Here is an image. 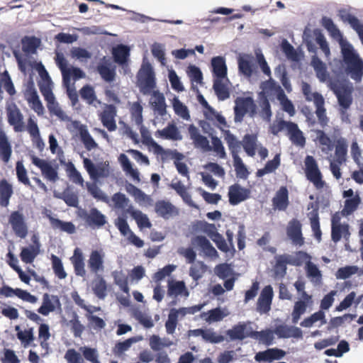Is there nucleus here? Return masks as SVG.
Segmentation results:
<instances>
[{"mask_svg": "<svg viewBox=\"0 0 363 363\" xmlns=\"http://www.w3.org/2000/svg\"><path fill=\"white\" fill-rule=\"evenodd\" d=\"M339 43L345 73L356 82H360L363 77L362 59L347 40H341Z\"/></svg>", "mask_w": 363, "mask_h": 363, "instance_id": "1", "label": "nucleus"}, {"mask_svg": "<svg viewBox=\"0 0 363 363\" xmlns=\"http://www.w3.org/2000/svg\"><path fill=\"white\" fill-rule=\"evenodd\" d=\"M302 93L307 101H313L315 106V114L320 125L324 128L328 125L329 118L326 115V108H325V99L318 92H312L311 85L305 82L301 84Z\"/></svg>", "mask_w": 363, "mask_h": 363, "instance_id": "2", "label": "nucleus"}, {"mask_svg": "<svg viewBox=\"0 0 363 363\" xmlns=\"http://www.w3.org/2000/svg\"><path fill=\"white\" fill-rule=\"evenodd\" d=\"M271 133L277 135L281 131L286 130V135L291 143L300 147H304L306 145V138L303 132L299 129L298 125L291 121L280 120L274 123L271 127Z\"/></svg>", "mask_w": 363, "mask_h": 363, "instance_id": "3", "label": "nucleus"}, {"mask_svg": "<svg viewBox=\"0 0 363 363\" xmlns=\"http://www.w3.org/2000/svg\"><path fill=\"white\" fill-rule=\"evenodd\" d=\"M304 173L307 180L311 182L316 189H323L326 186V183L323 180L317 161L313 156L307 155L304 160Z\"/></svg>", "mask_w": 363, "mask_h": 363, "instance_id": "4", "label": "nucleus"}, {"mask_svg": "<svg viewBox=\"0 0 363 363\" xmlns=\"http://www.w3.org/2000/svg\"><path fill=\"white\" fill-rule=\"evenodd\" d=\"M329 86L336 96L340 106L344 110L348 109L352 103V86L335 81L331 82Z\"/></svg>", "mask_w": 363, "mask_h": 363, "instance_id": "5", "label": "nucleus"}, {"mask_svg": "<svg viewBox=\"0 0 363 363\" xmlns=\"http://www.w3.org/2000/svg\"><path fill=\"white\" fill-rule=\"evenodd\" d=\"M234 113L235 121L241 122L245 116L249 113L250 116H254L257 113V106L250 96L238 97L235 101Z\"/></svg>", "mask_w": 363, "mask_h": 363, "instance_id": "6", "label": "nucleus"}, {"mask_svg": "<svg viewBox=\"0 0 363 363\" xmlns=\"http://www.w3.org/2000/svg\"><path fill=\"white\" fill-rule=\"evenodd\" d=\"M9 223L16 236L23 239L28 233V228L23 214L19 211H12L9 217Z\"/></svg>", "mask_w": 363, "mask_h": 363, "instance_id": "7", "label": "nucleus"}, {"mask_svg": "<svg viewBox=\"0 0 363 363\" xmlns=\"http://www.w3.org/2000/svg\"><path fill=\"white\" fill-rule=\"evenodd\" d=\"M79 216L83 219L88 226L94 229L100 228L106 223V218L96 208H91L89 211L82 210Z\"/></svg>", "mask_w": 363, "mask_h": 363, "instance_id": "8", "label": "nucleus"}, {"mask_svg": "<svg viewBox=\"0 0 363 363\" xmlns=\"http://www.w3.org/2000/svg\"><path fill=\"white\" fill-rule=\"evenodd\" d=\"M138 83L140 91L149 94L156 86L155 73L150 65L144 67L138 74Z\"/></svg>", "mask_w": 363, "mask_h": 363, "instance_id": "9", "label": "nucleus"}, {"mask_svg": "<svg viewBox=\"0 0 363 363\" xmlns=\"http://www.w3.org/2000/svg\"><path fill=\"white\" fill-rule=\"evenodd\" d=\"M117 116L116 107L113 104H106L103 111L99 114L102 125L110 132L117 129L116 117Z\"/></svg>", "mask_w": 363, "mask_h": 363, "instance_id": "10", "label": "nucleus"}, {"mask_svg": "<svg viewBox=\"0 0 363 363\" xmlns=\"http://www.w3.org/2000/svg\"><path fill=\"white\" fill-rule=\"evenodd\" d=\"M9 123L13 126L15 132H22L25 130L23 116L19 108L13 105L6 108Z\"/></svg>", "mask_w": 363, "mask_h": 363, "instance_id": "11", "label": "nucleus"}, {"mask_svg": "<svg viewBox=\"0 0 363 363\" xmlns=\"http://www.w3.org/2000/svg\"><path fill=\"white\" fill-rule=\"evenodd\" d=\"M273 298V289L270 285L266 286L261 291L257 303V311L261 314L267 313L271 309Z\"/></svg>", "mask_w": 363, "mask_h": 363, "instance_id": "12", "label": "nucleus"}, {"mask_svg": "<svg viewBox=\"0 0 363 363\" xmlns=\"http://www.w3.org/2000/svg\"><path fill=\"white\" fill-rule=\"evenodd\" d=\"M104 257L105 254L101 250H94L91 252L87 265L91 273L98 274V273L104 272Z\"/></svg>", "mask_w": 363, "mask_h": 363, "instance_id": "13", "label": "nucleus"}, {"mask_svg": "<svg viewBox=\"0 0 363 363\" xmlns=\"http://www.w3.org/2000/svg\"><path fill=\"white\" fill-rule=\"evenodd\" d=\"M190 139L193 141L195 147L200 148L203 152L212 150V147L209 145V141L206 137L199 133V130L193 124L188 128Z\"/></svg>", "mask_w": 363, "mask_h": 363, "instance_id": "14", "label": "nucleus"}, {"mask_svg": "<svg viewBox=\"0 0 363 363\" xmlns=\"http://www.w3.org/2000/svg\"><path fill=\"white\" fill-rule=\"evenodd\" d=\"M250 196V189L242 187L238 184H234L229 187L228 198L231 205H237L247 199Z\"/></svg>", "mask_w": 363, "mask_h": 363, "instance_id": "15", "label": "nucleus"}, {"mask_svg": "<svg viewBox=\"0 0 363 363\" xmlns=\"http://www.w3.org/2000/svg\"><path fill=\"white\" fill-rule=\"evenodd\" d=\"M286 234L294 245L301 246L304 244L301 224L298 220L293 218L289 221L286 228Z\"/></svg>", "mask_w": 363, "mask_h": 363, "instance_id": "16", "label": "nucleus"}, {"mask_svg": "<svg viewBox=\"0 0 363 363\" xmlns=\"http://www.w3.org/2000/svg\"><path fill=\"white\" fill-rule=\"evenodd\" d=\"M155 211L159 216L165 220L179 214L178 208L170 201L165 200H159L155 203Z\"/></svg>", "mask_w": 363, "mask_h": 363, "instance_id": "17", "label": "nucleus"}, {"mask_svg": "<svg viewBox=\"0 0 363 363\" xmlns=\"http://www.w3.org/2000/svg\"><path fill=\"white\" fill-rule=\"evenodd\" d=\"M32 162L40 169L42 174L46 179L53 182L57 180V172L49 162L35 156L32 157Z\"/></svg>", "mask_w": 363, "mask_h": 363, "instance_id": "18", "label": "nucleus"}, {"mask_svg": "<svg viewBox=\"0 0 363 363\" xmlns=\"http://www.w3.org/2000/svg\"><path fill=\"white\" fill-rule=\"evenodd\" d=\"M286 352L279 348H270L262 352H257L255 356V359L258 362H272L274 360L282 359Z\"/></svg>", "mask_w": 363, "mask_h": 363, "instance_id": "19", "label": "nucleus"}, {"mask_svg": "<svg viewBox=\"0 0 363 363\" xmlns=\"http://www.w3.org/2000/svg\"><path fill=\"white\" fill-rule=\"evenodd\" d=\"M33 242V245L23 247L20 253L21 261L26 264H31L40 253V244L38 238L34 237Z\"/></svg>", "mask_w": 363, "mask_h": 363, "instance_id": "20", "label": "nucleus"}, {"mask_svg": "<svg viewBox=\"0 0 363 363\" xmlns=\"http://www.w3.org/2000/svg\"><path fill=\"white\" fill-rule=\"evenodd\" d=\"M274 333L279 338H302L303 337V332L302 330L295 326H289L286 325H279L275 328Z\"/></svg>", "mask_w": 363, "mask_h": 363, "instance_id": "21", "label": "nucleus"}, {"mask_svg": "<svg viewBox=\"0 0 363 363\" xmlns=\"http://www.w3.org/2000/svg\"><path fill=\"white\" fill-rule=\"evenodd\" d=\"M155 136L162 139L170 140H181L182 135L177 125L173 123H169L162 130H157L155 132Z\"/></svg>", "mask_w": 363, "mask_h": 363, "instance_id": "22", "label": "nucleus"}, {"mask_svg": "<svg viewBox=\"0 0 363 363\" xmlns=\"http://www.w3.org/2000/svg\"><path fill=\"white\" fill-rule=\"evenodd\" d=\"M272 204L275 209L285 211L289 204V191L286 186H281L272 199Z\"/></svg>", "mask_w": 363, "mask_h": 363, "instance_id": "23", "label": "nucleus"}, {"mask_svg": "<svg viewBox=\"0 0 363 363\" xmlns=\"http://www.w3.org/2000/svg\"><path fill=\"white\" fill-rule=\"evenodd\" d=\"M60 305V300L57 296L50 295L47 293L43 294L42 306L38 309V312L43 315H48L50 312L55 310V305Z\"/></svg>", "mask_w": 363, "mask_h": 363, "instance_id": "24", "label": "nucleus"}, {"mask_svg": "<svg viewBox=\"0 0 363 363\" xmlns=\"http://www.w3.org/2000/svg\"><path fill=\"white\" fill-rule=\"evenodd\" d=\"M70 261L73 264L75 274L84 277L86 275L84 259L83 253L79 247L74 249Z\"/></svg>", "mask_w": 363, "mask_h": 363, "instance_id": "25", "label": "nucleus"}, {"mask_svg": "<svg viewBox=\"0 0 363 363\" xmlns=\"http://www.w3.org/2000/svg\"><path fill=\"white\" fill-rule=\"evenodd\" d=\"M250 330H252V328H247L245 323H239L228 330L227 335L232 340H242L245 337H250L248 334L250 333Z\"/></svg>", "mask_w": 363, "mask_h": 363, "instance_id": "26", "label": "nucleus"}, {"mask_svg": "<svg viewBox=\"0 0 363 363\" xmlns=\"http://www.w3.org/2000/svg\"><path fill=\"white\" fill-rule=\"evenodd\" d=\"M151 106L159 116H164L167 113V105L163 94L158 91H153L152 98L150 100Z\"/></svg>", "mask_w": 363, "mask_h": 363, "instance_id": "27", "label": "nucleus"}, {"mask_svg": "<svg viewBox=\"0 0 363 363\" xmlns=\"http://www.w3.org/2000/svg\"><path fill=\"white\" fill-rule=\"evenodd\" d=\"M261 88L264 93L276 95L278 99L285 97V93L282 88L271 77L262 83Z\"/></svg>", "mask_w": 363, "mask_h": 363, "instance_id": "28", "label": "nucleus"}, {"mask_svg": "<svg viewBox=\"0 0 363 363\" xmlns=\"http://www.w3.org/2000/svg\"><path fill=\"white\" fill-rule=\"evenodd\" d=\"M311 66L313 67L317 78L321 82H325L329 77L325 64L316 55L311 58Z\"/></svg>", "mask_w": 363, "mask_h": 363, "instance_id": "29", "label": "nucleus"}, {"mask_svg": "<svg viewBox=\"0 0 363 363\" xmlns=\"http://www.w3.org/2000/svg\"><path fill=\"white\" fill-rule=\"evenodd\" d=\"M253 57L250 55H245L238 59L239 72L246 77H251L254 72Z\"/></svg>", "mask_w": 363, "mask_h": 363, "instance_id": "30", "label": "nucleus"}, {"mask_svg": "<svg viewBox=\"0 0 363 363\" xmlns=\"http://www.w3.org/2000/svg\"><path fill=\"white\" fill-rule=\"evenodd\" d=\"M347 147L348 145L345 138H340L335 141V162L338 164H343L346 162Z\"/></svg>", "mask_w": 363, "mask_h": 363, "instance_id": "31", "label": "nucleus"}, {"mask_svg": "<svg viewBox=\"0 0 363 363\" xmlns=\"http://www.w3.org/2000/svg\"><path fill=\"white\" fill-rule=\"evenodd\" d=\"M83 163L85 169L92 179L107 176L108 171L104 167H96L90 159L84 158Z\"/></svg>", "mask_w": 363, "mask_h": 363, "instance_id": "32", "label": "nucleus"}, {"mask_svg": "<svg viewBox=\"0 0 363 363\" xmlns=\"http://www.w3.org/2000/svg\"><path fill=\"white\" fill-rule=\"evenodd\" d=\"M167 295L170 297H177L179 295L189 296V291L183 281H169L167 286Z\"/></svg>", "mask_w": 363, "mask_h": 363, "instance_id": "33", "label": "nucleus"}, {"mask_svg": "<svg viewBox=\"0 0 363 363\" xmlns=\"http://www.w3.org/2000/svg\"><path fill=\"white\" fill-rule=\"evenodd\" d=\"M13 194L12 185L6 179H1L0 181V206L7 207Z\"/></svg>", "mask_w": 363, "mask_h": 363, "instance_id": "34", "label": "nucleus"}, {"mask_svg": "<svg viewBox=\"0 0 363 363\" xmlns=\"http://www.w3.org/2000/svg\"><path fill=\"white\" fill-rule=\"evenodd\" d=\"M212 71L216 79L225 78L227 76V66L224 57L218 56L211 60Z\"/></svg>", "mask_w": 363, "mask_h": 363, "instance_id": "35", "label": "nucleus"}, {"mask_svg": "<svg viewBox=\"0 0 363 363\" xmlns=\"http://www.w3.org/2000/svg\"><path fill=\"white\" fill-rule=\"evenodd\" d=\"M313 132L316 134L314 141L320 145L323 152H328L333 150L334 144L331 138L323 130L316 129Z\"/></svg>", "mask_w": 363, "mask_h": 363, "instance_id": "36", "label": "nucleus"}, {"mask_svg": "<svg viewBox=\"0 0 363 363\" xmlns=\"http://www.w3.org/2000/svg\"><path fill=\"white\" fill-rule=\"evenodd\" d=\"M169 187L174 189L177 194H179L184 202L188 204L189 206L197 208V206L194 203L191 194L188 192L186 186L182 184L181 181L177 182H172L169 184Z\"/></svg>", "mask_w": 363, "mask_h": 363, "instance_id": "37", "label": "nucleus"}, {"mask_svg": "<svg viewBox=\"0 0 363 363\" xmlns=\"http://www.w3.org/2000/svg\"><path fill=\"white\" fill-rule=\"evenodd\" d=\"M50 225L53 230H60L62 232H66L69 234H72L75 232V226L72 222L62 221L58 218L52 217L51 215H48Z\"/></svg>", "mask_w": 363, "mask_h": 363, "instance_id": "38", "label": "nucleus"}, {"mask_svg": "<svg viewBox=\"0 0 363 363\" xmlns=\"http://www.w3.org/2000/svg\"><path fill=\"white\" fill-rule=\"evenodd\" d=\"M241 143L247 155L254 157L257 150V136L255 134H246Z\"/></svg>", "mask_w": 363, "mask_h": 363, "instance_id": "39", "label": "nucleus"}, {"mask_svg": "<svg viewBox=\"0 0 363 363\" xmlns=\"http://www.w3.org/2000/svg\"><path fill=\"white\" fill-rule=\"evenodd\" d=\"M95 279L92 281L91 286L94 294L101 299L106 296L107 284L106 281L101 275L96 274Z\"/></svg>", "mask_w": 363, "mask_h": 363, "instance_id": "40", "label": "nucleus"}, {"mask_svg": "<svg viewBox=\"0 0 363 363\" xmlns=\"http://www.w3.org/2000/svg\"><path fill=\"white\" fill-rule=\"evenodd\" d=\"M341 19L344 22L350 23L351 27L357 33L359 39L363 44V24L359 22V19L350 13L342 14Z\"/></svg>", "mask_w": 363, "mask_h": 363, "instance_id": "41", "label": "nucleus"}, {"mask_svg": "<svg viewBox=\"0 0 363 363\" xmlns=\"http://www.w3.org/2000/svg\"><path fill=\"white\" fill-rule=\"evenodd\" d=\"M195 240L197 245L202 249L206 256L211 258H216L218 256V252L206 237L199 235L196 237Z\"/></svg>", "mask_w": 363, "mask_h": 363, "instance_id": "42", "label": "nucleus"}, {"mask_svg": "<svg viewBox=\"0 0 363 363\" xmlns=\"http://www.w3.org/2000/svg\"><path fill=\"white\" fill-rule=\"evenodd\" d=\"M195 240L197 245L202 249L206 256L211 258H216L218 256V252L206 237L199 235L196 237Z\"/></svg>", "mask_w": 363, "mask_h": 363, "instance_id": "43", "label": "nucleus"}, {"mask_svg": "<svg viewBox=\"0 0 363 363\" xmlns=\"http://www.w3.org/2000/svg\"><path fill=\"white\" fill-rule=\"evenodd\" d=\"M274 332L269 329L261 331L250 330V333H249L248 335H250V337L259 339L262 343L269 346L273 344L274 338Z\"/></svg>", "mask_w": 363, "mask_h": 363, "instance_id": "44", "label": "nucleus"}, {"mask_svg": "<svg viewBox=\"0 0 363 363\" xmlns=\"http://www.w3.org/2000/svg\"><path fill=\"white\" fill-rule=\"evenodd\" d=\"M40 43V39L35 36H25L21 39L22 50L26 54H34Z\"/></svg>", "mask_w": 363, "mask_h": 363, "instance_id": "45", "label": "nucleus"}, {"mask_svg": "<svg viewBox=\"0 0 363 363\" xmlns=\"http://www.w3.org/2000/svg\"><path fill=\"white\" fill-rule=\"evenodd\" d=\"M321 25L330 33L333 38L337 39L339 43L341 40H344L342 33L330 18L323 16L321 19Z\"/></svg>", "mask_w": 363, "mask_h": 363, "instance_id": "46", "label": "nucleus"}, {"mask_svg": "<svg viewBox=\"0 0 363 363\" xmlns=\"http://www.w3.org/2000/svg\"><path fill=\"white\" fill-rule=\"evenodd\" d=\"M130 187L132 189V195L134 196L136 202L140 205H144L146 206L152 205L153 200L150 196L147 195L141 189L133 184H130Z\"/></svg>", "mask_w": 363, "mask_h": 363, "instance_id": "47", "label": "nucleus"}, {"mask_svg": "<svg viewBox=\"0 0 363 363\" xmlns=\"http://www.w3.org/2000/svg\"><path fill=\"white\" fill-rule=\"evenodd\" d=\"M228 314L225 313L220 308L218 307L208 311L207 313H202L200 316L207 323L218 322L222 320Z\"/></svg>", "mask_w": 363, "mask_h": 363, "instance_id": "48", "label": "nucleus"}, {"mask_svg": "<svg viewBox=\"0 0 363 363\" xmlns=\"http://www.w3.org/2000/svg\"><path fill=\"white\" fill-rule=\"evenodd\" d=\"M86 77L85 73L79 67H71L62 76L64 84H70L71 79L74 81L79 80Z\"/></svg>", "mask_w": 363, "mask_h": 363, "instance_id": "49", "label": "nucleus"}, {"mask_svg": "<svg viewBox=\"0 0 363 363\" xmlns=\"http://www.w3.org/2000/svg\"><path fill=\"white\" fill-rule=\"evenodd\" d=\"M289 255L284 254L275 257L274 270L277 274L284 277L286 274L287 264H290Z\"/></svg>", "mask_w": 363, "mask_h": 363, "instance_id": "50", "label": "nucleus"}, {"mask_svg": "<svg viewBox=\"0 0 363 363\" xmlns=\"http://www.w3.org/2000/svg\"><path fill=\"white\" fill-rule=\"evenodd\" d=\"M225 139L231 152L233 159L235 157H239L240 156L238 153L240 151L242 143L238 140L236 137L229 131L228 132Z\"/></svg>", "mask_w": 363, "mask_h": 363, "instance_id": "51", "label": "nucleus"}, {"mask_svg": "<svg viewBox=\"0 0 363 363\" xmlns=\"http://www.w3.org/2000/svg\"><path fill=\"white\" fill-rule=\"evenodd\" d=\"M139 126L143 143L147 145L152 146L157 152L161 153L163 151L162 147L152 139L151 134L147 128L145 127L143 123Z\"/></svg>", "mask_w": 363, "mask_h": 363, "instance_id": "52", "label": "nucleus"}, {"mask_svg": "<svg viewBox=\"0 0 363 363\" xmlns=\"http://www.w3.org/2000/svg\"><path fill=\"white\" fill-rule=\"evenodd\" d=\"M317 321H320L321 325L326 323L325 315L322 310H320L313 313L311 316L306 318L301 322L300 325L303 328H311Z\"/></svg>", "mask_w": 363, "mask_h": 363, "instance_id": "53", "label": "nucleus"}, {"mask_svg": "<svg viewBox=\"0 0 363 363\" xmlns=\"http://www.w3.org/2000/svg\"><path fill=\"white\" fill-rule=\"evenodd\" d=\"M12 155V147L7 136L0 140V160L8 163Z\"/></svg>", "mask_w": 363, "mask_h": 363, "instance_id": "54", "label": "nucleus"}, {"mask_svg": "<svg viewBox=\"0 0 363 363\" xmlns=\"http://www.w3.org/2000/svg\"><path fill=\"white\" fill-rule=\"evenodd\" d=\"M118 160L123 171L128 173L134 179L139 180V172L138 169L133 168L131 162L125 154H121Z\"/></svg>", "mask_w": 363, "mask_h": 363, "instance_id": "55", "label": "nucleus"}, {"mask_svg": "<svg viewBox=\"0 0 363 363\" xmlns=\"http://www.w3.org/2000/svg\"><path fill=\"white\" fill-rule=\"evenodd\" d=\"M81 98L89 105L94 104L97 100V97L93 86L89 84L83 86L79 90Z\"/></svg>", "mask_w": 363, "mask_h": 363, "instance_id": "56", "label": "nucleus"}, {"mask_svg": "<svg viewBox=\"0 0 363 363\" xmlns=\"http://www.w3.org/2000/svg\"><path fill=\"white\" fill-rule=\"evenodd\" d=\"M113 56L116 62L124 64L129 56V49L127 46L120 45L113 50Z\"/></svg>", "mask_w": 363, "mask_h": 363, "instance_id": "57", "label": "nucleus"}, {"mask_svg": "<svg viewBox=\"0 0 363 363\" xmlns=\"http://www.w3.org/2000/svg\"><path fill=\"white\" fill-rule=\"evenodd\" d=\"M97 72L105 82H111L115 79V69L111 68L106 64H99L97 66Z\"/></svg>", "mask_w": 363, "mask_h": 363, "instance_id": "58", "label": "nucleus"}, {"mask_svg": "<svg viewBox=\"0 0 363 363\" xmlns=\"http://www.w3.org/2000/svg\"><path fill=\"white\" fill-rule=\"evenodd\" d=\"M52 267L55 276L60 279H64L67 277V273L64 269L62 262L57 255H51Z\"/></svg>", "mask_w": 363, "mask_h": 363, "instance_id": "59", "label": "nucleus"}, {"mask_svg": "<svg viewBox=\"0 0 363 363\" xmlns=\"http://www.w3.org/2000/svg\"><path fill=\"white\" fill-rule=\"evenodd\" d=\"M307 306L308 304L304 301L299 300L295 302L291 313L293 323H298L301 316L306 313Z\"/></svg>", "mask_w": 363, "mask_h": 363, "instance_id": "60", "label": "nucleus"}, {"mask_svg": "<svg viewBox=\"0 0 363 363\" xmlns=\"http://www.w3.org/2000/svg\"><path fill=\"white\" fill-rule=\"evenodd\" d=\"M223 79H215L213 82V89L219 100H225L230 96L228 88L222 82Z\"/></svg>", "mask_w": 363, "mask_h": 363, "instance_id": "61", "label": "nucleus"}, {"mask_svg": "<svg viewBox=\"0 0 363 363\" xmlns=\"http://www.w3.org/2000/svg\"><path fill=\"white\" fill-rule=\"evenodd\" d=\"M342 235L345 236L349 235V226L348 225H332L331 238L333 241L337 242L341 240Z\"/></svg>", "mask_w": 363, "mask_h": 363, "instance_id": "62", "label": "nucleus"}, {"mask_svg": "<svg viewBox=\"0 0 363 363\" xmlns=\"http://www.w3.org/2000/svg\"><path fill=\"white\" fill-rule=\"evenodd\" d=\"M172 106L177 116L184 120H189L190 118L187 107L177 97L173 99Z\"/></svg>", "mask_w": 363, "mask_h": 363, "instance_id": "63", "label": "nucleus"}, {"mask_svg": "<svg viewBox=\"0 0 363 363\" xmlns=\"http://www.w3.org/2000/svg\"><path fill=\"white\" fill-rule=\"evenodd\" d=\"M290 265L299 267L311 260V256L306 252L298 251L294 256L289 255Z\"/></svg>", "mask_w": 363, "mask_h": 363, "instance_id": "64", "label": "nucleus"}]
</instances>
